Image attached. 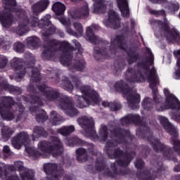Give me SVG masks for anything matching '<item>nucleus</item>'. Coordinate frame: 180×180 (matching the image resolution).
<instances>
[{
    "mask_svg": "<svg viewBox=\"0 0 180 180\" xmlns=\"http://www.w3.org/2000/svg\"><path fill=\"white\" fill-rule=\"evenodd\" d=\"M5 2L6 6L4 11L0 12V23L3 27L9 29L15 20V17L13 13H15L18 16L20 23L16 28V33L19 36H23L29 26L30 27H39L43 30L42 36L46 37L44 39V51L41 54V57L44 60H51L57 53V46H59L60 50L63 51V54L60 56L59 60L60 63L63 65H70L71 61H72V51H74V46H71L70 43L66 41H60L56 39H50V36L56 33V27H54L50 19L51 15L47 14L41 19L39 20V18L34 17V15H30L27 17L26 11L22 7L16 6V0H3Z\"/></svg>",
    "mask_w": 180,
    "mask_h": 180,
    "instance_id": "1",
    "label": "nucleus"
},
{
    "mask_svg": "<svg viewBox=\"0 0 180 180\" xmlns=\"http://www.w3.org/2000/svg\"><path fill=\"white\" fill-rule=\"evenodd\" d=\"M37 88L48 102H56L59 99V106L63 110H65L67 116L74 117L78 115V110L74 107L71 97L61 94L58 89L49 87L45 84L38 85Z\"/></svg>",
    "mask_w": 180,
    "mask_h": 180,
    "instance_id": "2",
    "label": "nucleus"
},
{
    "mask_svg": "<svg viewBox=\"0 0 180 180\" xmlns=\"http://www.w3.org/2000/svg\"><path fill=\"white\" fill-rule=\"evenodd\" d=\"M30 59L27 60H23L22 58H14L11 61V65L12 68H14L17 74V78L19 79H22L26 75V72H27V68L31 69L32 75L31 78L33 82H40V71L37 68H34L36 64V59L33 58V54L30 53Z\"/></svg>",
    "mask_w": 180,
    "mask_h": 180,
    "instance_id": "3",
    "label": "nucleus"
},
{
    "mask_svg": "<svg viewBox=\"0 0 180 180\" xmlns=\"http://www.w3.org/2000/svg\"><path fill=\"white\" fill-rule=\"evenodd\" d=\"M17 105V110L15 112L13 110V106ZM15 113L17 118L16 121L19 122L21 119H23L25 115V106L22 103H16L13 97L3 96L1 98L0 102V116L3 120L11 122L15 119Z\"/></svg>",
    "mask_w": 180,
    "mask_h": 180,
    "instance_id": "4",
    "label": "nucleus"
},
{
    "mask_svg": "<svg viewBox=\"0 0 180 180\" xmlns=\"http://www.w3.org/2000/svg\"><path fill=\"white\" fill-rule=\"evenodd\" d=\"M146 53L149 54L148 63L141 65V67H143L145 71V75H141L140 72L136 73L132 79V82H143V81L147 79L148 82L150 84V88H151L154 92H157L155 86L159 84V80L157 72H155V68L153 67V64H154V56L151 51L148 49H146Z\"/></svg>",
    "mask_w": 180,
    "mask_h": 180,
    "instance_id": "5",
    "label": "nucleus"
},
{
    "mask_svg": "<svg viewBox=\"0 0 180 180\" xmlns=\"http://www.w3.org/2000/svg\"><path fill=\"white\" fill-rule=\"evenodd\" d=\"M72 82L75 88L79 89L82 94V97L77 99V103L82 109L88 108L89 105H98L99 102V94L89 85H81V81L76 76H72Z\"/></svg>",
    "mask_w": 180,
    "mask_h": 180,
    "instance_id": "6",
    "label": "nucleus"
},
{
    "mask_svg": "<svg viewBox=\"0 0 180 180\" xmlns=\"http://www.w3.org/2000/svg\"><path fill=\"white\" fill-rule=\"evenodd\" d=\"M79 124L84 129L87 137L93 141L100 140V141H105L109 137V129L106 125H101L99 129V136L96 134L95 129V122L91 118L86 116H83L81 118L77 119Z\"/></svg>",
    "mask_w": 180,
    "mask_h": 180,
    "instance_id": "7",
    "label": "nucleus"
},
{
    "mask_svg": "<svg viewBox=\"0 0 180 180\" xmlns=\"http://www.w3.org/2000/svg\"><path fill=\"white\" fill-rule=\"evenodd\" d=\"M164 93L166 96V100L162 105L161 102H162V97L161 96L156 94L153 97V100L155 102V108L158 112H162V110H165V109H172V110H177L176 120H180V103L178 101V98L169 93L168 89H165Z\"/></svg>",
    "mask_w": 180,
    "mask_h": 180,
    "instance_id": "8",
    "label": "nucleus"
},
{
    "mask_svg": "<svg viewBox=\"0 0 180 180\" xmlns=\"http://www.w3.org/2000/svg\"><path fill=\"white\" fill-rule=\"evenodd\" d=\"M11 143L14 148L20 150L22 146H25L28 154L30 157H33L34 160H37L39 157H41V153L33 148H29L30 146V139H29V134L25 131L20 132L11 140Z\"/></svg>",
    "mask_w": 180,
    "mask_h": 180,
    "instance_id": "9",
    "label": "nucleus"
},
{
    "mask_svg": "<svg viewBox=\"0 0 180 180\" xmlns=\"http://www.w3.org/2000/svg\"><path fill=\"white\" fill-rule=\"evenodd\" d=\"M38 148L42 153H46V154H52L53 157H58L64 153V146H63V142L57 137L53 136L52 141H41L38 143Z\"/></svg>",
    "mask_w": 180,
    "mask_h": 180,
    "instance_id": "10",
    "label": "nucleus"
},
{
    "mask_svg": "<svg viewBox=\"0 0 180 180\" xmlns=\"http://www.w3.org/2000/svg\"><path fill=\"white\" fill-rule=\"evenodd\" d=\"M101 48L94 47V57L96 61H103L110 58L113 56V39H111L110 43L106 40L100 39Z\"/></svg>",
    "mask_w": 180,
    "mask_h": 180,
    "instance_id": "11",
    "label": "nucleus"
},
{
    "mask_svg": "<svg viewBox=\"0 0 180 180\" xmlns=\"http://www.w3.org/2000/svg\"><path fill=\"white\" fill-rule=\"evenodd\" d=\"M159 120L162 124H163L165 130L171 134L172 138L171 140L173 143V148L178 154H180V141L178 140V131H176V128L173 127L169 122H168V119L165 117H160Z\"/></svg>",
    "mask_w": 180,
    "mask_h": 180,
    "instance_id": "12",
    "label": "nucleus"
},
{
    "mask_svg": "<svg viewBox=\"0 0 180 180\" xmlns=\"http://www.w3.org/2000/svg\"><path fill=\"white\" fill-rule=\"evenodd\" d=\"M27 89L28 92L32 94H31L32 105L30 107V112H31V113H35V112L40 110L39 106H43L44 103H43L41 98H40V94L37 92L34 86L30 84L27 86Z\"/></svg>",
    "mask_w": 180,
    "mask_h": 180,
    "instance_id": "13",
    "label": "nucleus"
},
{
    "mask_svg": "<svg viewBox=\"0 0 180 180\" xmlns=\"http://www.w3.org/2000/svg\"><path fill=\"white\" fill-rule=\"evenodd\" d=\"M44 171L48 175H51L52 178L47 180H60V178L64 174V169L56 163H47L44 165Z\"/></svg>",
    "mask_w": 180,
    "mask_h": 180,
    "instance_id": "14",
    "label": "nucleus"
},
{
    "mask_svg": "<svg viewBox=\"0 0 180 180\" xmlns=\"http://www.w3.org/2000/svg\"><path fill=\"white\" fill-rule=\"evenodd\" d=\"M124 95H126L128 105L131 109H139V103H140V96L136 91L132 89L123 90Z\"/></svg>",
    "mask_w": 180,
    "mask_h": 180,
    "instance_id": "15",
    "label": "nucleus"
},
{
    "mask_svg": "<svg viewBox=\"0 0 180 180\" xmlns=\"http://www.w3.org/2000/svg\"><path fill=\"white\" fill-rule=\"evenodd\" d=\"M15 169L20 172V176L22 180H34V172L32 170H25L23 166V162L17 161L14 163Z\"/></svg>",
    "mask_w": 180,
    "mask_h": 180,
    "instance_id": "16",
    "label": "nucleus"
},
{
    "mask_svg": "<svg viewBox=\"0 0 180 180\" xmlns=\"http://www.w3.org/2000/svg\"><path fill=\"white\" fill-rule=\"evenodd\" d=\"M96 169L101 172H103L104 176H108L109 178H113V172L110 171V169L108 168L106 166V162H105V159L103 156H100L96 158Z\"/></svg>",
    "mask_w": 180,
    "mask_h": 180,
    "instance_id": "17",
    "label": "nucleus"
},
{
    "mask_svg": "<svg viewBox=\"0 0 180 180\" xmlns=\"http://www.w3.org/2000/svg\"><path fill=\"white\" fill-rule=\"evenodd\" d=\"M49 4H50V1H49V0H42L34 4L32 7L33 14L31 15L30 16H34L35 18H39V13H41V12H43L44 11H46Z\"/></svg>",
    "mask_w": 180,
    "mask_h": 180,
    "instance_id": "18",
    "label": "nucleus"
},
{
    "mask_svg": "<svg viewBox=\"0 0 180 180\" xmlns=\"http://www.w3.org/2000/svg\"><path fill=\"white\" fill-rule=\"evenodd\" d=\"M155 25L156 26H158L159 27H162L160 30L161 36H166V37L169 41H172V40H174V37L172 34V32H171V31H169V27H168L167 22L162 23L160 20H155Z\"/></svg>",
    "mask_w": 180,
    "mask_h": 180,
    "instance_id": "19",
    "label": "nucleus"
},
{
    "mask_svg": "<svg viewBox=\"0 0 180 180\" xmlns=\"http://www.w3.org/2000/svg\"><path fill=\"white\" fill-rule=\"evenodd\" d=\"M89 16V7L88 4H85L81 8L75 10L72 12V19H84Z\"/></svg>",
    "mask_w": 180,
    "mask_h": 180,
    "instance_id": "20",
    "label": "nucleus"
},
{
    "mask_svg": "<svg viewBox=\"0 0 180 180\" xmlns=\"http://www.w3.org/2000/svg\"><path fill=\"white\" fill-rule=\"evenodd\" d=\"M94 29V30H92ZM94 30H99V26L93 24L91 27H87L86 30V40H88L92 44H96V35L94 33Z\"/></svg>",
    "mask_w": 180,
    "mask_h": 180,
    "instance_id": "21",
    "label": "nucleus"
},
{
    "mask_svg": "<svg viewBox=\"0 0 180 180\" xmlns=\"http://www.w3.org/2000/svg\"><path fill=\"white\" fill-rule=\"evenodd\" d=\"M65 143L69 147H84L85 146V141L79 139L77 136L66 137Z\"/></svg>",
    "mask_w": 180,
    "mask_h": 180,
    "instance_id": "22",
    "label": "nucleus"
},
{
    "mask_svg": "<svg viewBox=\"0 0 180 180\" xmlns=\"http://www.w3.org/2000/svg\"><path fill=\"white\" fill-rule=\"evenodd\" d=\"M95 4H94L93 13L99 15L101 13H106V5L105 0H93Z\"/></svg>",
    "mask_w": 180,
    "mask_h": 180,
    "instance_id": "23",
    "label": "nucleus"
},
{
    "mask_svg": "<svg viewBox=\"0 0 180 180\" xmlns=\"http://www.w3.org/2000/svg\"><path fill=\"white\" fill-rule=\"evenodd\" d=\"M118 8L124 18L130 16L128 0H117Z\"/></svg>",
    "mask_w": 180,
    "mask_h": 180,
    "instance_id": "24",
    "label": "nucleus"
},
{
    "mask_svg": "<svg viewBox=\"0 0 180 180\" xmlns=\"http://www.w3.org/2000/svg\"><path fill=\"white\" fill-rule=\"evenodd\" d=\"M49 133L42 127L36 126L33 129L32 139H39V137H47Z\"/></svg>",
    "mask_w": 180,
    "mask_h": 180,
    "instance_id": "25",
    "label": "nucleus"
},
{
    "mask_svg": "<svg viewBox=\"0 0 180 180\" xmlns=\"http://www.w3.org/2000/svg\"><path fill=\"white\" fill-rule=\"evenodd\" d=\"M110 131L111 133V139L107 141L104 150L108 156V158L113 160V138H112V133H113V130H110Z\"/></svg>",
    "mask_w": 180,
    "mask_h": 180,
    "instance_id": "26",
    "label": "nucleus"
},
{
    "mask_svg": "<svg viewBox=\"0 0 180 180\" xmlns=\"http://www.w3.org/2000/svg\"><path fill=\"white\" fill-rule=\"evenodd\" d=\"M77 160L79 162H85L88 160V151L83 148H79L76 150Z\"/></svg>",
    "mask_w": 180,
    "mask_h": 180,
    "instance_id": "27",
    "label": "nucleus"
},
{
    "mask_svg": "<svg viewBox=\"0 0 180 180\" xmlns=\"http://www.w3.org/2000/svg\"><path fill=\"white\" fill-rule=\"evenodd\" d=\"M50 120L53 126H58V124L64 122V118L56 111H52L51 112Z\"/></svg>",
    "mask_w": 180,
    "mask_h": 180,
    "instance_id": "28",
    "label": "nucleus"
},
{
    "mask_svg": "<svg viewBox=\"0 0 180 180\" xmlns=\"http://www.w3.org/2000/svg\"><path fill=\"white\" fill-rule=\"evenodd\" d=\"M52 10L57 16H61L65 12V5L59 1L56 2L52 6Z\"/></svg>",
    "mask_w": 180,
    "mask_h": 180,
    "instance_id": "29",
    "label": "nucleus"
},
{
    "mask_svg": "<svg viewBox=\"0 0 180 180\" xmlns=\"http://www.w3.org/2000/svg\"><path fill=\"white\" fill-rule=\"evenodd\" d=\"M60 87L63 88L65 91H68V92H72L74 91V85L68 77H64L62 78V82L60 84Z\"/></svg>",
    "mask_w": 180,
    "mask_h": 180,
    "instance_id": "30",
    "label": "nucleus"
},
{
    "mask_svg": "<svg viewBox=\"0 0 180 180\" xmlns=\"http://www.w3.org/2000/svg\"><path fill=\"white\" fill-rule=\"evenodd\" d=\"M27 46L32 49H37L40 46V39L37 37H29L27 38Z\"/></svg>",
    "mask_w": 180,
    "mask_h": 180,
    "instance_id": "31",
    "label": "nucleus"
},
{
    "mask_svg": "<svg viewBox=\"0 0 180 180\" xmlns=\"http://www.w3.org/2000/svg\"><path fill=\"white\" fill-rule=\"evenodd\" d=\"M131 122H134V123H139L140 122V116L137 115H128L127 117H124L121 120L122 124H129Z\"/></svg>",
    "mask_w": 180,
    "mask_h": 180,
    "instance_id": "32",
    "label": "nucleus"
},
{
    "mask_svg": "<svg viewBox=\"0 0 180 180\" xmlns=\"http://www.w3.org/2000/svg\"><path fill=\"white\" fill-rule=\"evenodd\" d=\"M75 131V127L73 125H70L68 127H63L60 129H58V133L67 137V136H70L71 133H74Z\"/></svg>",
    "mask_w": 180,
    "mask_h": 180,
    "instance_id": "33",
    "label": "nucleus"
},
{
    "mask_svg": "<svg viewBox=\"0 0 180 180\" xmlns=\"http://www.w3.org/2000/svg\"><path fill=\"white\" fill-rule=\"evenodd\" d=\"M60 22L63 25V26H66V30L69 33V34H72V36H78V34L75 32L70 26H71V22L70 20H68L67 19L62 18H60Z\"/></svg>",
    "mask_w": 180,
    "mask_h": 180,
    "instance_id": "34",
    "label": "nucleus"
},
{
    "mask_svg": "<svg viewBox=\"0 0 180 180\" xmlns=\"http://www.w3.org/2000/svg\"><path fill=\"white\" fill-rule=\"evenodd\" d=\"M1 134L3 136V139L4 141H8L11 137H12V134H13V131L9 127H4L1 130Z\"/></svg>",
    "mask_w": 180,
    "mask_h": 180,
    "instance_id": "35",
    "label": "nucleus"
},
{
    "mask_svg": "<svg viewBox=\"0 0 180 180\" xmlns=\"http://www.w3.org/2000/svg\"><path fill=\"white\" fill-rule=\"evenodd\" d=\"M2 46L5 47V40L4 38H0V47ZM8 64V58L4 56L0 55V69L5 68Z\"/></svg>",
    "mask_w": 180,
    "mask_h": 180,
    "instance_id": "36",
    "label": "nucleus"
},
{
    "mask_svg": "<svg viewBox=\"0 0 180 180\" xmlns=\"http://www.w3.org/2000/svg\"><path fill=\"white\" fill-rule=\"evenodd\" d=\"M49 115H47V112L44 111V110H41V112L36 115V120L38 123H44L46 120H48Z\"/></svg>",
    "mask_w": 180,
    "mask_h": 180,
    "instance_id": "37",
    "label": "nucleus"
},
{
    "mask_svg": "<svg viewBox=\"0 0 180 180\" xmlns=\"http://www.w3.org/2000/svg\"><path fill=\"white\" fill-rule=\"evenodd\" d=\"M104 25L106 27H113V9L108 11V18L104 20Z\"/></svg>",
    "mask_w": 180,
    "mask_h": 180,
    "instance_id": "38",
    "label": "nucleus"
},
{
    "mask_svg": "<svg viewBox=\"0 0 180 180\" xmlns=\"http://www.w3.org/2000/svg\"><path fill=\"white\" fill-rule=\"evenodd\" d=\"M85 65H86L85 60L80 59L72 65V68L77 70V71H84L85 70Z\"/></svg>",
    "mask_w": 180,
    "mask_h": 180,
    "instance_id": "39",
    "label": "nucleus"
},
{
    "mask_svg": "<svg viewBox=\"0 0 180 180\" xmlns=\"http://www.w3.org/2000/svg\"><path fill=\"white\" fill-rule=\"evenodd\" d=\"M83 146L87 147L89 154H91V155H98L97 152L95 150V145H94V143H89L84 141V145Z\"/></svg>",
    "mask_w": 180,
    "mask_h": 180,
    "instance_id": "40",
    "label": "nucleus"
},
{
    "mask_svg": "<svg viewBox=\"0 0 180 180\" xmlns=\"http://www.w3.org/2000/svg\"><path fill=\"white\" fill-rule=\"evenodd\" d=\"M8 92L13 94L14 95H20L22 94V89L18 86L9 84Z\"/></svg>",
    "mask_w": 180,
    "mask_h": 180,
    "instance_id": "41",
    "label": "nucleus"
},
{
    "mask_svg": "<svg viewBox=\"0 0 180 180\" xmlns=\"http://www.w3.org/2000/svg\"><path fill=\"white\" fill-rule=\"evenodd\" d=\"M13 49L17 53H23L25 51V44L20 41H17L13 44Z\"/></svg>",
    "mask_w": 180,
    "mask_h": 180,
    "instance_id": "42",
    "label": "nucleus"
},
{
    "mask_svg": "<svg viewBox=\"0 0 180 180\" xmlns=\"http://www.w3.org/2000/svg\"><path fill=\"white\" fill-rule=\"evenodd\" d=\"M142 106L146 110H150L153 108V103H151V98H145L142 102Z\"/></svg>",
    "mask_w": 180,
    "mask_h": 180,
    "instance_id": "43",
    "label": "nucleus"
},
{
    "mask_svg": "<svg viewBox=\"0 0 180 180\" xmlns=\"http://www.w3.org/2000/svg\"><path fill=\"white\" fill-rule=\"evenodd\" d=\"M73 26L76 30V32L80 35L82 36L84 34V27L80 22H74Z\"/></svg>",
    "mask_w": 180,
    "mask_h": 180,
    "instance_id": "44",
    "label": "nucleus"
},
{
    "mask_svg": "<svg viewBox=\"0 0 180 180\" xmlns=\"http://www.w3.org/2000/svg\"><path fill=\"white\" fill-rule=\"evenodd\" d=\"M113 23L114 29H117L120 26V17L115 12L113 13Z\"/></svg>",
    "mask_w": 180,
    "mask_h": 180,
    "instance_id": "45",
    "label": "nucleus"
},
{
    "mask_svg": "<svg viewBox=\"0 0 180 180\" xmlns=\"http://www.w3.org/2000/svg\"><path fill=\"white\" fill-rule=\"evenodd\" d=\"M153 148L155 151H164V149H165V146H164V144L157 141L156 143L153 144Z\"/></svg>",
    "mask_w": 180,
    "mask_h": 180,
    "instance_id": "46",
    "label": "nucleus"
},
{
    "mask_svg": "<svg viewBox=\"0 0 180 180\" xmlns=\"http://www.w3.org/2000/svg\"><path fill=\"white\" fill-rule=\"evenodd\" d=\"M9 89V84L8 82H1L0 83V92H2L4 91H8Z\"/></svg>",
    "mask_w": 180,
    "mask_h": 180,
    "instance_id": "47",
    "label": "nucleus"
},
{
    "mask_svg": "<svg viewBox=\"0 0 180 180\" xmlns=\"http://www.w3.org/2000/svg\"><path fill=\"white\" fill-rule=\"evenodd\" d=\"M177 65L179 67L178 70H176L174 75V79H180V59L177 60Z\"/></svg>",
    "mask_w": 180,
    "mask_h": 180,
    "instance_id": "48",
    "label": "nucleus"
},
{
    "mask_svg": "<svg viewBox=\"0 0 180 180\" xmlns=\"http://www.w3.org/2000/svg\"><path fill=\"white\" fill-rule=\"evenodd\" d=\"M3 153H4V157H9L11 155V148H9V146H4L3 148Z\"/></svg>",
    "mask_w": 180,
    "mask_h": 180,
    "instance_id": "49",
    "label": "nucleus"
},
{
    "mask_svg": "<svg viewBox=\"0 0 180 180\" xmlns=\"http://www.w3.org/2000/svg\"><path fill=\"white\" fill-rule=\"evenodd\" d=\"M150 13L152 15H155V16H158L159 15H165V11H155V10H150Z\"/></svg>",
    "mask_w": 180,
    "mask_h": 180,
    "instance_id": "50",
    "label": "nucleus"
},
{
    "mask_svg": "<svg viewBox=\"0 0 180 180\" xmlns=\"http://www.w3.org/2000/svg\"><path fill=\"white\" fill-rule=\"evenodd\" d=\"M169 9L171 12H175V11H178L179 9V5H178V4H172L169 6Z\"/></svg>",
    "mask_w": 180,
    "mask_h": 180,
    "instance_id": "51",
    "label": "nucleus"
},
{
    "mask_svg": "<svg viewBox=\"0 0 180 180\" xmlns=\"http://www.w3.org/2000/svg\"><path fill=\"white\" fill-rule=\"evenodd\" d=\"M135 167H136L138 169H140V168H143V167H144V162H143V160H141L136 161V162L135 163Z\"/></svg>",
    "mask_w": 180,
    "mask_h": 180,
    "instance_id": "52",
    "label": "nucleus"
},
{
    "mask_svg": "<svg viewBox=\"0 0 180 180\" xmlns=\"http://www.w3.org/2000/svg\"><path fill=\"white\" fill-rule=\"evenodd\" d=\"M6 180H21L18 175H11L7 177Z\"/></svg>",
    "mask_w": 180,
    "mask_h": 180,
    "instance_id": "53",
    "label": "nucleus"
},
{
    "mask_svg": "<svg viewBox=\"0 0 180 180\" xmlns=\"http://www.w3.org/2000/svg\"><path fill=\"white\" fill-rule=\"evenodd\" d=\"M73 43L75 44L76 49L79 51V50H81V44H79L77 39H74Z\"/></svg>",
    "mask_w": 180,
    "mask_h": 180,
    "instance_id": "54",
    "label": "nucleus"
},
{
    "mask_svg": "<svg viewBox=\"0 0 180 180\" xmlns=\"http://www.w3.org/2000/svg\"><path fill=\"white\" fill-rule=\"evenodd\" d=\"M122 109V105L119 103H114L113 110H119Z\"/></svg>",
    "mask_w": 180,
    "mask_h": 180,
    "instance_id": "55",
    "label": "nucleus"
},
{
    "mask_svg": "<svg viewBox=\"0 0 180 180\" xmlns=\"http://www.w3.org/2000/svg\"><path fill=\"white\" fill-rule=\"evenodd\" d=\"M73 177L72 174H65L63 177V180H72Z\"/></svg>",
    "mask_w": 180,
    "mask_h": 180,
    "instance_id": "56",
    "label": "nucleus"
},
{
    "mask_svg": "<svg viewBox=\"0 0 180 180\" xmlns=\"http://www.w3.org/2000/svg\"><path fill=\"white\" fill-rule=\"evenodd\" d=\"M117 164L121 165V167H127V165H129V162H124L122 160H120L119 162H117Z\"/></svg>",
    "mask_w": 180,
    "mask_h": 180,
    "instance_id": "57",
    "label": "nucleus"
},
{
    "mask_svg": "<svg viewBox=\"0 0 180 180\" xmlns=\"http://www.w3.org/2000/svg\"><path fill=\"white\" fill-rule=\"evenodd\" d=\"M86 171H88L91 174H94V167L91 165L87 166Z\"/></svg>",
    "mask_w": 180,
    "mask_h": 180,
    "instance_id": "58",
    "label": "nucleus"
},
{
    "mask_svg": "<svg viewBox=\"0 0 180 180\" xmlns=\"http://www.w3.org/2000/svg\"><path fill=\"white\" fill-rule=\"evenodd\" d=\"M173 54H174V56H175V57L176 58H179V57L180 56V49L179 50H176V51H174Z\"/></svg>",
    "mask_w": 180,
    "mask_h": 180,
    "instance_id": "59",
    "label": "nucleus"
},
{
    "mask_svg": "<svg viewBox=\"0 0 180 180\" xmlns=\"http://www.w3.org/2000/svg\"><path fill=\"white\" fill-rule=\"evenodd\" d=\"M8 169L9 171H11V172H13L14 171H16V167L11 165L8 167Z\"/></svg>",
    "mask_w": 180,
    "mask_h": 180,
    "instance_id": "60",
    "label": "nucleus"
},
{
    "mask_svg": "<svg viewBox=\"0 0 180 180\" xmlns=\"http://www.w3.org/2000/svg\"><path fill=\"white\" fill-rule=\"evenodd\" d=\"M102 105L104 108H108L109 107L110 103L108 101H103Z\"/></svg>",
    "mask_w": 180,
    "mask_h": 180,
    "instance_id": "61",
    "label": "nucleus"
},
{
    "mask_svg": "<svg viewBox=\"0 0 180 180\" xmlns=\"http://www.w3.org/2000/svg\"><path fill=\"white\" fill-rule=\"evenodd\" d=\"M115 155H117V157H119V155H122L121 150L118 149L117 151H115Z\"/></svg>",
    "mask_w": 180,
    "mask_h": 180,
    "instance_id": "62",
    "label": "nucleus"
},
{
    "mask_svg": "<svg viewBox=\"0 0 180 180\" xmlns=\"http://www.w3.org/2000/svg\"><path fill=\"white\" fill-rule=\"evenodd\" d=\"M2 175H4V169L2 167L0 166V178H1Z\"/></svg>",
    "mask_w": 180,
    "mask_h": 180,
    "instance_id": "63",
    "label": "nucleus"
},
{
    "mask_svg": "<svg viewBox=\"0 0 180 180\" xmlns=\"http://www.w3.org/2000/svg\"><path fill=\"white\" fill-rule=\"evenodd\" d=\"M59 36H60V37H64V32H60Z\"/></svg>",
    "mask_w": 180,
    "mask_h": 180,
    "instance_id": "64",
    "label": "nucleus"
}]
</instances>
